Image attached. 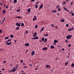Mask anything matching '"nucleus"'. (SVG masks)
I'll list each match as a JSON object with an SVG mask.
<instances>
[{
	"label": "nucleus",
	"instance_id": "obj_1",
	"mask_svg": "<svg viewBox=\"0 0 74 74\" xmlns=\"http://www.w3.org/2000/svg\"><path fill=\"white\" fill-rule=\"evenodd\" d=\"M18 65H17V66H16V67H14V68H13V69L10 71V72H13L16 71V69H18Z\"/></svg>",
	"mask_w": 74,
	"mask_h": 74
},
{
	"label": "nucleus",
	"instance_id": "obj_2",
	"mask_svg": "<svg viewBox=\"0 0 74 74\" xmlns=\"http://www.w3.org/2000/svg\"><path fill=\"white\" fill-rule=\"evenodd\" d=\"M11 41V39H8L7 40V41H6L5 42H6V45H11L12 42H10L8 43V42H10Z\"/></svg>",
	"mask_w": 74,
	"mask_h": 74
},
{
	"label": "nucleus",
	"instance_id": "obj_3",
	"mask_svg": "<svg viewBox=\"0 0 74 74\" xmlns=\"http://www.w3.org/2000/svg\"><path fill=\"white\" fill-rule=\"evenodd\" d=\"M64 10L65 11H67V12H69V13L70 14L72 13V12H73L72 11H71V13H70V12H69V10H68L67 9H66V8L64 7Z\"/></svg>",
	"mask_w": 74,
	"mask_h": 74
},
{
	"label": "nucleus",
	"instance_id": "obj_4",
	"mask_svg": "<svg viewBox=\"0 0 74 74\" xmlns=\"http://www.w3.org/2000/svg\"><path fill=\"white\" fill-rule=\"evenodd\" d=\"M72 35H69L68 36H67L66 37V38L67 39H70L71 38V37H72Z\"/></svg>",
	"mask_w": 74,
	"mask_h": 74
},
{
	"label": "nucleus",
	"instance_id": "obj_5",
	"mask_svg": "<svg viewBox=\"0 0 74 74\" xmlns=\"http://www.w3.org/2000/svg\"><path fill=\"white\" fill-rule=\"evenodd\" d=\"M35 37L34 38H32L31 39L36 40V39H38V36L35 37Z\"/></svg>",
	"mask_w": 74,
	"mask_h": 74
},
{
	"label": "nucleus",
	"instance_id": "obj_6",
	"mask_svg": "<svg viewBox=\"0 0 74 74\" xmlns=\"http://www.w3.org/2000/svg\"><path fill=\"white\" fill-rule=\"evenodd\" d=\"M15 25L16 26H17L18 27H20V26L21 25V24H19L18 23H16Z\"/></svg>",
	"mask_w": 74,
	"mask_h": 74
},
{
	"label": "nucleus",
	"instance_id": "obj_7",
	"mask_svg": "<svg viewBox=\"0 0 74 74\" xmlns=\"http://www.w3.org/2000/svg\"><path fill=\"white\" fill-rule=\"evenodd\" d=\"M43 7V5H40V7H39V8L38 9V10H40V9H41V8H42V7Z\"/></svg>",
	"mask_w": 74,
	"mask_h": 74
},
{
	"label": "nucleus",
	"instance_id": "obj_8",
	"mask_svg": "<svg viewBox=\"0 0 74 74\" xmlns=\"http://www.w3.org/2000/svg\"><path fill=\"white\" fill-rule=\"evenodd\" d=\"M35 54V51H32L31 52V56L34 55V54Z\"/></svg>",
	"mask_w": 74,
	"mask_h": 74
},
{
	"label": "nucleus",
	"instance_id": "obj_9",
	"mask_svg": "<svg viewBox=\"0 0 74 74\" xmlns=\"http://www.w3.org/2000/svg\"><path fill=\"white\" fill-rule=\"evenodd\" d=\"M57 12V10H52V12L53 13H55V12Z\"/></svg>",
	"mask_w": 74,
	"mask_h": 74
},
{
	"label": "nucleus",
	"instance_id": "obj_10",
	"mask_svg": "<svg viewBox=\"0 0 74 74\" xmlns=\"http://www.w3.org/2000/svg\"><path fill=\"white\" fill-rule=\"evenodd\" d=\"M37 36V33L36 32L34 33V34H33V37H35Z\"/></svg>",
	"mask_w": 74,
	"mask_h": 74
},
{
	"label": "nucleus",
	"instance_id": "obj_11",
	"mask_svg": "<svg viewBox=\"0 0 74 74\" xmlns=\"http://www.w3.org/2000/svg\"><path fill=\"white\" fill-rule=\"evenodd\" d=\"M47 50V47H44L43 48H42V50L46 51Z\"/></svg>",
	"mask_w": 74,
	"mask_h": 74
},
{
	"label": "nucleus",
	"instance_id": "obj_12",
	"mask_svg": "<svg viewBox=\"0 0 74 74\" xmlns=\"http://www.w3.org/2000/svg\"><path fill=\"white\" fill-rule=\"evenodd\" d=\"M36 16H35V17H34V18L33 19V21H34L35 20H36Z\"/></svg>",
	"mask_w": 74,
	"mask_h": 74
},
{
	"label": "nucleus",
	"instance_id": "obj_13",
	"mask_svg": "<svg viewBox=\"0 0 74 74\" xmlns=\"http://www.w3.org/2000/svg\"><path fill=\"white\" fill-rule=\"evenodd\" d=\"M49 36L48 34H44L43 35V36Z\"/></svg>",
	"mask_w": 74,
	"mask_h": 74
},
{
	"label": "nucleus",
	"instance_id": "obj_14",
	"mask_svg": "<svg viewBox=\"0 0 74 74\" xmlns=\"http://www.w3.org/2000/svg\"><path fill=\"white\" fill-rule=\"evenodd\" d=\"M25 46H29V43H28L25 44Z\"/></svg>",
	"mask_w": 74,
	"mask_h": 74
},
{
	"label": "nucleus",
	"instance_id": "obj_15",
	"mask_svg": "<svg viewBox=\"0 0 74 74\" xmlns=\"http://www.w3.org/2000/svg\"><path fill=\"white\" fill-rule=\"evenodd\" d=\"M47 38H45V40H44V41H44V42H47Z\"/></svg>",
	"mask_w": 74,
	"mask_h": 74
},
{
	"label": "nucleus",
	"instance_id": "obj_16",
	"mask_svg": "<svg viewBox=\"0 0 74 74\" xmlns=\"http://www.w3.org/2000/svg\"><path fill=\"white\" fill-rule=\"evenodd\" d=\"M46 68H50L51 66H49V65H46Z\"/></svg>",
	"mask_w": 74,
	"mask_h": 74
},
{
	"label": "nucleus",
	"instance_id": "obj_17",
	"mask_svg": "<svg viewBox=\"0 0 74 74\" xmlns=\"http://www.w3.org/2000/svg\"><path fill=\"white\" fill-rule=\"evenodd\" d=\"M60 21L62 22H64V19H61V20Z\"/></svg>",
	"mask_w": 74,
	"mask_h": 74
},
{
	"label": "nucleus",
	"instance_id": "obj_18",
	"mask_svg": "<svg viewBox=\"0 0 74 74\" xmlns=\"http://www.w3.org/2000/svg\"><path fill=\"white\" fill-rule=\"evenodd\" d=\"M58 40H54V43H58Z\"/></svg>",
	"mask_w": 74,
	"mask_h": 74
},
{
	"label": "nucleus",
	"instance_id": "obj_19",
	"mask_svg": "<svg viewBox=\"0 0 74 74\" xmlns=\"http://www.w3.org/2000/svg\"><path fill=\"white\" fill-rule=\"evenodd\" d=\"M2 12L3 13V14H5V10H3V11H2Z\"/></svg>",
	"mask_w": 74,
	"mask_h": 74
},
{
	"label": "nucleus",
	"instance_id": "obj_20",
	"mask_svg": "<svg viewBox=\"0 0 74 74\" xmlns=\"http://www.w3.org/2000/svg\"><path fill=\"white\" fill-rule=\"evenodd\" d=\"M54 48H55V47H54L53 46H50V48H51L52 49H54Z\"/></svg>",
	"mask_w": 74,
	"mask_h": 74
},
{
	"label": "nucleus",
	"instance_id": "obj_21",
	"mask_svg": "<svg viewBox=\"0 0 74 74\" xmlns=\"http://www.w3.org/2000/svg\"><path fill=\"white\" fill-rule=\"evenodd\" d=\"M17 3V0H14V3Z\"/></svg>",
	"mask_w": 74,
	"mask_h": 74
},
{
	"label": "nucleus",
	"instance_id": "obj_22",
	"mask_svg": "<svg viewBox=\"0 0 74 74\" xmlns=\"http://www.w3.org/2000/svg\"><path fill=\"white\" fill-rule=\"evenodd\" d=\"M8 39V37H5L4 38V40H7Z\"/></svg>",
	"mask_w": 74,
	"mask_h": 74
},
{
	"label": "nucleus",
	"instance_id": "obj_23",
	"mask_svg": "<svg viewBox=\"0 0 74 74\" xmlns=\"http://www.w3.org/2000/svg\"><path fill=\"white\" fill-rule=\"evenodd\" d=\"M69 62V61H67L65 63V65L66 66L67 65V64H68V62Z\"/></svg>",
	"mask_w": 74,
	"mask_h": 74
},
{
	"label": "nucleus",
	"instance_id": "obj_24",
	"mask_svg": "<svg viewBox=\"0 0 74 74\" xmlns=\"http://www.w3.org/2000/svg\"><path fill=\"white\" fill-rule=\"evenodd\" d=\"M23 26H24V23H22V24H21V26L23 27Z\"/></svg>",
	"mask_w": 74,
	"mask_h": 74
},
{
	"label": "nucleus",
	"instance_id": "obj_25",
	"mask_svg": "<svg viewBox=\"0 0 74 74\" xmlns=\"http://www.w3.org/2000/svg\"><path fill=\"white\" fill-rule=\"evenodd\" d=\"M74 66V64H72V65H71V66L72 67H73Z\"/></svg>",
	"mask_w": 74,
	"mask_h": 74
},
{
	"label": "nucleus",
	"instance_id": "obj_26",
	"mask_svg": "<svg viewBox=\"0 0 74 74\" xmlns=\"http://www.w3.org/2000/svg\"><path fill=\"white\" fill-rule=\"evenodd\" d=\"M10 37H11V38H13V35H11L10 36Z\"/></svg>",
	"mask_w": 74,
	"mask_h": 74
},
{
	"label": "nucleus",
	"instance_id": "obj_27",
	"mask_svg": "<svg viewBox=\"0 0 74 74\" xmlns=\"http://www.w3.org/2000/svg\"><path fill=\"white\" fill-rule=\"evenodd\" d=\"M21 11V10L20 9H18L17 11H16V12H20Z\"/></svg>",
	"mask_w": 74,
	"mask_h": 74
},
{
	"label": "nucleus",
	"instance_id": "obj_28",
	"mask_svg": "<svg viewBox=\"0 0 74 74\" xmlns=\"http://www.w3.org/2000/svg\"><path fill=\"white\" fill-rule=\"evenodd\" d=\"M5 17H4V18H3V20H2V22H4V21L5 20Z\"/></svg>",
	"mask_w": 74,
	"mask_h": 74
},
{
	"label": "nucleus",
	"instance_id": "obj_29",
	"mask_svg": "<svg viewBox=\"0 0 74 74\" xmlns=\"http://www.w3.org/2000/svg\"><path fill=\"white\" fill-rule=\"evenodd\" d=\"M27 11H28V12H30V8H29V9H28V10H27Z\"/></svg>",
	"mask_w": 74,
	"mask_h": 74
},
{
	"label": "nucleus",
	"instance_id": "obj_30",
	"mask_svg": "<svg viewBox=\"0 0 74 74\" xmlns=\"http://www.w3.org/2000/svg\"><path fill=\"white\" fill-rule=\"evenodd\" d=\"M72 30H73V29L72 30V29H71L70 28H69V29H68V30L69 32H71V31H72Z\"/></svg>",
	"mask_w": 74,
	"mask_h": 74
},
{
	"label": "nucleus",
	"instance_id": "obj_31",
	"mask_svg": "<svg viewBox=\"0 0 74 74\" xmlns=\"http://www.w3.org/2000/svg\"><path fill=\"white\" fill-rule=\"evenodd\" d=\"M44 40H45V38H42V39H41V40L42 41H44Z\"/></svg>",
	"mask_w": 74,
	"mask_h": 74
},
{
	"label": "nucleus",
	"instance_id": "obj_32",
	"mask_svg": "<svg viewBox=\"0 0 74 74\" xmlns=\"http://www.w3.org/2000/svg\"><path fill=\"white\" fill-rule=\"evenodd\" d=\"M60 10H61V9H60V8H58V12H60Z\"/></svg>",
	"mask_w": 74,
	"mask_h": 74
},
{
	"label": "nucleus",
	"instance_id": "obj_33",
	"mask_svg": "<svg viewBox=\"0 0 74 74\" xmlns=\"http://www.w3.org/2000/svg\"><path fill=\"white\" fill-rule=\"evenodd\" d=\"M35 28H38V25H36L35 26Z\"/></svg>",
	"mask_w": 74,
	"mask_h": 74
},
{
	"label": "nucleus",
	"instance_id": "obj_34",
	"mask_svg": "<svg viewBox=\"0 0 74 74\" xmlns=\"http://www.w3.org/2000/svg\"><path fill=\"white\" fill-rule=\"evenodd\" d=\"M16 17V18H21V16H20V17L17 16V17Z\"/></svg>",
	"mask_w": 74,
	"mask_h": 74
},
{
	"label": "nucleus",
	"instance_id": "obj_35",
	"mask_svg": "<svg viewBox=\"0 0 74 74\" xmlns=\"http://www.w3.org/2000/svg\"><path fill=\"white\" fill-rule=\"evenodd\" d=\"M19 29V27H16V30H18Z\"/></svg>",
	"mask_w": 74,
	"mask_h": 74
},
{
	"label": "nucleus",
	"instance_id": "obj_36",
	"mask_svg": "<svg viewBox=\"0 0 74 74\" xmlns=\"http://www.w3.org/2000/svg\"><path fill=\"white\" fill-rule=\"evenodd\" d=\"M70 29H72V30H73L74 29V27H72V28H70Z\"/></svg>",
	"mask_w": 74,
	"mask_h": 74
},
{
	"label": "nucleus",
	"instance_id": "obj_37",
	"mask_svg": "<svg viewBox=\"0 0 74 74\" xmlns=\"http://www.w3.org/2000/svg\"><path fill=\"white\" fill-rule=\"evenodd\" d=\"M59 7H60V6H59V5H57V6H56V8H59Z\"/></svg>",
	"mask_w": 74,
	"mask_h": 74
},
{
	"label": "nucleus",
	"instance_id": "obj_38",
	"mask_svg": "<svg viewBox=\"0 0 74 74\" xmlns=\"http://www.w3.org/2000/svg\"><path fill=\"white\" fill-rule=\"evenodd\" d=\"M5 7H6V8L8 9V6H6Z\"/></svg>",
	"mask_w": 74,
	"mask_h": 74
},
{
	"label": "nucleus",
	"instance_id": "obj_39",
	"mask_svg": "<svg viewBox=\"0 0 74 74\" xmlns=\"http://www.w3.org/2000/svg\"><path fill=\"white\" fill-rule=\"evenodd\" d=\"M70 46H71V44H69L68 45V47H70Z\"/></svg>",
	"mask_w": 74,
	"mask_h": 74
},
{
	"label": "nucleus",
	"instance_id": "obj_40",
	"mask_svg": "<svg viewBox=\"0 0 74 74\" xmlns=\"http://www.w3.org/2000/svg\"><path fill=\"white\" fill-rule=\"evenodd\" d=\"M23 60H21V61H20V62H21V63H22L23 62Z\"/></svg>",
	"mask_w": 74,
	"mask_h": 74
},
{
	"label": "nucleus",
	"instance_id": "obj_41",
	"mask_svg": "<svg viewBox=\"0 0 74 74\" xmlns=\"http://www.w3.org/2000/svg\"><path fill=\"white\" fill-rule=\"evenodd\" d=\"M36 8H38V5H36L35 6Z\"/></svg>",
	"mask_w": 74,
	"mask_h": 74
},
{
	"label": "nucleus",
	"instance_id": "obj_42",
	"mask_svg": "<svg viewBox=\"0 0 74 74\" xmlns=\"http://www.w3.org/2000/svg\"><path fill=\"white\" fill-rule=\"evenodd\" d=\"M25 33H26V34L28 33V32L27 31H25Z\"/></svg>",
	"mask_w": 74,
	"mask_h": 74
},
{
	"label": "nucleus",
	"instance_id": "obj_43",
	"mask_svg": "<svg viewBox=\"0 0 74 74\" xmlns=\"http://www.w3.org/2000/svg\"><path fill=\"white\" fill-rule=\"evenodd\" d=\"M72 4H73V3H72V2H71L70 3V5H72Z\"/></svg>",
	"mask_w": 74,
	"mask_h": 74
},
{
	"label": "nucleus",
	"instance_id": "obj_44",
	"mask_svg": "<svg viewBox=\"0 0 74 74\" xmlns=\"http://www.w3.org/2000/svg\"><path fill=\"white\" fill-rule=\"evenodd\" d=\"M66 26H67V27L69 26V25L68 24H66Z\"/></svg>",
	"mask_w": 74,
	"mask_h": 74
},
{
	"label": "nucleus",
	"instance_id": "obj_45",
	"mask_svg": "<svg viewBox=\"0 0 74 74\" xmlns=\"http://www.w3.org/2000/svg\"><path fill=\"white\" fill-rule=\"evenodd\" d=\"M0 33H2V31H1V30H0Z\"/></svg>",
	"mask_w": 74,
	"mask_h": 74
},
{
	"label": "nucleus",
	"instance_id": "obj_46",
	"mask_svg": "<svg viewBox=\"0 0 74 74\" xmlns=\"http://www.w3.org/2000/svg\"><path fill=\"white\" fill-rule=\"evenodd\" d=\"M44 27H42V29H41V30H44Z\"/></svg>",
	"mask_w": 74,
	"mask_h": 74
},
{
	"label": "nucleus",
	"instance_id": "obj_47",
	"mask_svg": "<svg viewBox=\"0 0 74 74\" xmlns=\"http://www.w3.org/2000/svg\"><path fill=\"white\" fill-rule=\"evenodd\" d=\"M35 1V0H31V2H33Z\"/></svg>",
	"mask_w": 74,
	"mask_h": 74
},
{
	"label": "nucleus",
	"instance_id": "obj_48",
	"mask_svg": "<svg viewBox=\"0 0 74 74\" xmlns=\"http://www.w3.org/2000/svg\"><path fill=\"white\" fill-rule=\"evenodd\" d=\"M72 14V16H74V14L73 13H71Z\"/></svg>",
	"mask_w": 74,
	"mask_h": 74
},
{
	"label": "nucleus",
	"instance_id": "obj_49",
	"mask_svg": "<svg viewBox=\"0 0 74 74\" xmlns=\"http://www.w3.org/2000/svg\"><path fill=\"white\" fill-rule=\"evenodd\" d=\"M24 68H25V69H26L27 68V66H24Z\"/></svg>",
	"mask_w": 74,
	"mask_h": 74
},
{
	"label": "nucleus",
	"instance_id": "obj_50",
	"mask_svg": "<svg viewBox=\"0 0 74 74\" xmlns=\"http://www.w3.org/2000/svg\"><path fill=\"white\" fill-rule=\"evenodd\" d=\"M67 40H65V42L67 43Z\"/></svg>",
	"mask_w": 74,
	"mask_h": 74
},
{
	"label": "nucleus",
	"instance_id": "obj_51",
	"mask_svg": "<svg viewBox=\"0 0 74 74\" xmlns=\"http://www.w3.org/2000/svg\"><path fill=\"white\" fill-rule=\"evenodd\" d=\"M63 4L65 5V2H63Z\"/></svg>",
	"mask_w": 74,
	"mask_h": 74
},
{
	"label": "nucleus",
	"instance_id": "obj_52",
	"mask_svg": "<svg viewBox=\"0 0 74 74\" xmlns=\"http://www.w3.org/2000/svg\"><path fill=\"white\" fill-rule=\"evenodd\" d=\"M5 4L3 5V7L5 8Z\"/></svg>",
	"mask_w": 74,
	"mask_h": 74
},
{
	"label": "nucleus",
	"instance_id": "obj_53",
	"mask_svg": "<svg viewBox=\"0 0 74 74\" xmlns=\"http://www.w3.org/2000/svg\"><path fill=\"white\" fill-rule=\"evenodd\" d=\"M29 66H32V65L31 64H29Z\"/></svg>",
	"mask_w": 74,
	"mask_h": 74
},
{
	"label": "nucleus",
	"instance_id": "obj_54",
	"mask_svg": "<svg viewBox=\"0 0 74 74\" xmlns=\"http://www.w3.org/2000/svg\"><path fill=\"white\" fill-rule=\"evenodd\" d=\"M56 45V43H53V45Z\"/></svg>",
	"mask_w": 74,
	"mask_h": 74
},
{
	"label": "nucleus",
	"instance_id": "obj_55",
	"mask_svg": "<svg viewBox=\"0 0 74 74\" xmlns=\"http://www.w3.org/2000/svg\"><path fill=\"white\" fill-rule=\"evenodd\" d=\"M53 26H54L53 24H52L51 25V27Z\"/></svg>",
	"mask_w": 74,
	"mask_h": 74
},
{
	"label": "nucleus",
	"instance_id": "obj_56",
	"mask_svg": "<svg viewBox=\"0 0 74 74\" xmlns=\"http://www.w3.org/2000/svg\"><path fill=\"white\" fill-rule=\"evenodd\" d=\"M3 63H5V61H3Z\"/></svg>",
	"mask_w": 74,
	"mask_h": 74
},
{
	"label": "nucleus",
	"instance_id": "obj_57",
	"mask_svg": "<svg viewBox=\"0 0 74 74\" xmlns=\"http://www.w3.org/2000/svg\"><path fill=\"white\" fill-rule=\"evenodd\" d=\"M55 28H58V26H55Z\"/></svg>",
	"mask_w": 74,
	"mask_h": 74
},
{
	"label": "nucleus",
	"instance_id": "obj_58",
	"mask_svg": "<svg viewBox=\"0 0 74 74\" xmlns=\"http://www.w3.org/2000/svg\"><path fill=\"white\" fill-rule=\"evenodd\" d=\"M0 5H2V3H1V4H0Z\"/></svg>",
	"mask_w": 74,
	"mask_h": 74
},
{
	"label": "nucleus",
	"instance_id": "obj_59",
	"mask_svg": "<svg viewBox=\"0 0 74 74\" xmlns=\"http://www.w3.org/2000/svg\"><path fill=\"white\" fill-rule=\"evenodd\" d=\"M21 71V72H22V73H23L24 72L23 71Z\"/></svg>",
	"mask_w": 74,
	"mask_h": 74
},
{
	"label": "nucleus",
	"instance_id": "obj_60",
	"mask_svg": "<svg viewBox=\"0 0 74 74\" xmlns=\"http://www.w3.org/2000/svg\"><path fill=\"white\" fill-rule=\"evenodd\" d=\"M60 14V13H58V14H57V15H59V14Z\"/></svg>",
	"mask_w": 74,
	"mask_h": 74
},
{
	"label": "nucleus",
	"instance_id": "obj_61",
	"mask_svg": "<svg viewBox=\"0 0 74 74\" xmlns=\"http://www.w3.org/2000/svg\"><path fill=\"white\" fill-rule=\"evenodd\" d=\"M9 1L10 2V3H11V0H9Z\"/></svg>",
	"mask_w": 74,
	"mask_h": 74
},
{
	"label": "nucleus",
	"instance_id": "obj_62",
	"mask_svg": "<svg viewBox=\"0 0 74 74\" xmlns=\"http://www.w3.org/2000/svg\"><path fill=\"white\" fill-rule=\"evenodd\" d=\"M64 48L62 49V51H64Z\"/></svg>",
	"mask_w": 74,
	"mask_h": 74
},
{
	"label": "nucleus",
	"instance_id": "obj_63",
	"mask_svg": "<svg viewBox=\"0 0 74 74\" xmlns=\"http://www.w3.org/2000/svg\"><path fill=\"white\" fill-rule=\"evenodd\" d=\"M67 58H69V56H67Z\"/></svg>",
	"mask_w": 74,
	"mask_h": 74
},
{
	"label": "nucleus",
	"instance_id": "obj_64",
	"mask_svg": "<svg viewBox=\"0 0 74 74\" xmlns=\"http://www.w3.org/2000/svg\"><path fill=\"white\" fill-rule=\"evenodd\" d=\"M21 74H25V73H22Z\"/></svg>",
	"mask_w": 74,
	"mask_h": 74
}]
</instances>
